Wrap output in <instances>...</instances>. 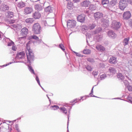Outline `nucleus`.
Returning a JSON list of instances; mask_svg holds the SVG:
<instances>
[{
	"label": "nucleus",
	"mask_w": 132,
	"mask_h": 132,
	"mask_svg": "<svg viewBox=\"0 0 132 132\" xmlns=\"http://www.w3.org/2000/svg\"><path fill=\"white\" fill-rule=\"evenodd\" d=\"M76 21L73 20H69L67 23V25L68 28H71L75 27Z\"/></svg>",
	"instance_id": "4"
},
{
	"label": "nucleus",
	"mask_w": 132,
	"mask_h": 132,
	"mask_svg": "<svg viewBox=\"0 0 132 132\" xmlns=\"http://www.w3.org/2000/svg\"><path fill=\"white\" fill-rule=\"evenodd\" d=\"M34 21V19L32 18H27L25 20V22H26L29 24H31Z\"/></svg>",
	"instance_id": "21"
},
{
	"label": "nucleus",
	"mask_w": 132,
	"mask_h": 132,
	"mask_svg": "<svg viewBox=\"0 0 132 132\" xmlns=\"http://www.w3.org/2000/svg\"><path fill=\"white\" fill-rule=\"evenodd\" d=\"M30 1L33 2H36L40 1V0H30Z\"/></svg>",
	"instance_id": "55"
},
{
	"label": "nucleus",
	"mask_w": 132,
	"mask_h": 132,
	"mask_svg": "<svg viewBox=\"0 0 132 132\" xmlns=\"http://www.w3.org/2000/svg\"><path fill=\"white\" fill-rule=\"evenodd\" d=\"M77 19L78 21L81 22H83L85 20V15L82 14L79 15L77 17Z\"/></svg>",
	"instance_id": "10"
},
{
	"label": "nucleus",
	"mask_w": 132,
	"mask_h": 132,
	"mask_svg": "<svg viewBox=\"0 0 132 132\" xmlns=\"http://www.w3.org/2000/svg\"><path fill=\"white\" fill-rule=\"evenodd\" d=\"M131 14L129 11L125 12L123 15V19L128 20L131 17Z\"/></svg>",
	"instance_id": "9"
},
{
	"label": "nucleus",
	"mask_w": 132,
	"mask_h": 132,
	"mask_svg": "<svg viewBox=\"0 0 132 132\" xmlns=\"http://www.w3.org/2000/svg\"><path fill=\"white\" fill-rule=\"evenodd\" d=\"M8 14L10 16V18H11L13 16V12L10 11H9L8 12Z\"/></svg>",
	"instance_id": "40"
},
{
	"label": "nucleus",
	"mask_w": 132,
	"mask_h": 132,
	"mask_svg": "<svg viewBox=\"0 0 132 132\" xmlns=\"http://www.w3.org/2000/svg\"><path fill=\"white\" fill-rule=\"evenodd\" d=\"M72 6V3L70 2L68 3L67 7L68 8L69 7H71Z\"/></svg>",
	"instance_id": "41"
},
{
	"label": "nucleus",
	"mask_w": 132,
	"mask_h": 132,
	"mask_svg": "<svg viewBox=\"0 0 132 132\" xmlns=\"http://www.w3.org/2000/svg\"><path fill=\"white\" fill-rule=\"evenodd\" d=\"M25 53L24 52H20L18 53L16 56V59L23 60L24 59Z\"/></svg>",
	"instance_id": "5"
},
{
	"label": "nucleus",
	"mask_w": 132,
	"mask_h": 132,
	"mask_svg": "<svg viewBox=\"0 0 132 132\" xmlns=\"http://www.w3.org/2000/svg\"><path fill=\"white\" fill-rule=\"evenodd\" d=\"M129 40V38H125L123 40V45H127L128 43V42Z\"/></svg>",
	"instance_id": "27"
},
{
	"label": "nucleus",
	"mask_w": 132,
	"mask_h": 132,
	"mask_svg": "<svg viewBox=\"0 0 132 132\" xmlns=\"http://www.w3.org/2000/svg\"><path fill=\"white\" fill-rule=\"evenodd\" d=\"M128 3L127 0H120L119 3V7L121 10H123Z\"/></svg>",
	"instance_id": "3"
},
{
	"label": "nucleus",
	"mask_w": 132,
	"mask_h": 132,
	"mask_svg": "<svg viewBox=\"0 0 132 132\" xmlns=\"http://www.w3.org/2000/svg\"><path fill=\"white\" fill-rule=\"evenodd\" d=\"M94 34H96V33H97V31H94Z\"/></svg>",
	"instance_id": "64"
},
{
	"label": "nucleus",
	"mask_w": 132,
	"mask_h": 132,
	"mask_svg": "<svg viewBox=\"0 0 132 132\" xmlns=\"http://www.w3.org/2000/svg\"><path fill=\"white\" fill-rule=\"evenodd\" d=\"M50 108L51 109L53 110H56L59 109H60L59 106H58L56 105L52 106Z\"/></svg>",
	"instance_id": "30"
},
{
	"label": "nucleus",
	"mask_w": 132,
	"mask_h": 132,
	"mask_svg": "<svg viewBox=\"0 0 132 132\" xmlns=\"http://www.w3.org/2000/svg\"><path fill=\"white\" fill-rule=\"evenodd\" d=\"M45 11L48 14L50 13H51L52 12V9L51 7L50 6H48L45 8Z\"/></svg>",
	"instance_id": "20"
},
{
	"label": "nucleus",
	"mask_w": 132,
	"mask_h": 132,
	"mask_svg": "<svg viewBox=\"0 0 132 132\" xmlns=\"http://www.w3.org/2000/svg\"><path fill=\"white\" fill-rule=\"evenodd\" d=\"M9 22L10 23L12 24L14 22V20H9Z\"/></svg>",
	"instance_id": "49"
},
{
	"label": "nucleus",
	"mask_w": 132,
	"mask_h": 132,
	"mask_svg": "<svg viewBox=\"0 0 132 132\" xmlns=\"http://www.w3.org/2000/svg\"><path fill=\"white\" fill-rule=\"evenodd\" d=\"M32 31L35 34H40L42 31L41 28L38 23H37L34 24L32 27Z\"/></svg>",
	"instance_id": "2"
},
{
	"label": "nucleus",
	"mask_w": 132,
	"mask_h": 132,
	"mask_svg": "<svg viewBox=\"0 0 132 132\" xmlns=\"http://www.w3.org/2000/svg\"><path fill=\"white\" fill-rule=\"evenodd\" d=\"M109 62L112 64H116L117 62V58L114 57L112 56L109 60Z\"/></svg>",
	"instance_id": "11"
},
{
	"label": "nucleus",
	"mask_w": 132,
	"mask_h": 132,
	"mask_svg": "<svg viewBox=\"0 0 132 132\" xmlns=\"http://www.w3.org/2000/svg\"><path fill=\"white\" fill-rule=\"evenodd\" d=\"M127 101L132 104V97L129 95L128 96L127 98Z\"/></svg>",
	"instance_id": "29"
},
{
	"label": "nucleus",
	"mask_w": 132,
	"mask_h": 132,
	"mask_svg": "<svg viewBox=\"0 0 132 132\" xmlns=\"http://www.w3.org/2000/svg\"><path fill=\"white\" fill-rule=\"evenodd\" d=\"M33 11V9L31 7H25L24 9V12L26 15L30 14Z\"/></svg>",
	"instance_id": "7"
},
{
	"label": "nucleus",
	"mask_w": 132,
	"mask_h": 132,
	"mask_svg": "<svg viewBox=\"0 0 132 132\" xmlns=\"http://www.w3.org/2000/svg\"><path fill=\"white\" fill-rule=\"evenodd\" d=\"M101 36L99 35H97L96 36L94 37V38L96 39L97 40L98 42L101 40Z\"/></svg>",
	"instance_id": "33"
},
{
	"label": "nucleus",
	"mask_w": 132,
	"mask_h": 132,
	"mask_svg": "<svg viewBox=\"0 0 132 132\" xmlns=\"http://www.w3.org/2000/svg\"><path fill=\"white\" fill-rule=\"evenodd\" d=\"M59 47L61 48L63 51L65 50L64 46L62 44H60L59 45Z\"/></svg>",
	"instance_id": "39"
},
{
	"label": "nucleus",
	"mask_w": 132,
	"mask_h": 132,
	"mask_svg": "<svg viewBox=\"0 0 132 132\" xmlns=\"http://www.w3.org/2000/svg\"><path fill=\"white\" fill-rule=\"evenodd\" d=\"M14 44V43L11 40H10V42L8 43L7 46H11Z\"/></svg>",
	"instance_id": "45"
},
{
	"label": "nucleus",
	"mask_w": 132,
	"mask_h": 132,
	"mask_svg": "<svg viewBox=\"0 0 132 132\" xmlns=\"http://www.w3.org/2000/svg\"><path fill=\"white\" fill-rule=\"evenodd\" d=\"M86 69L89 71H91L92 70V68L89 65H88L86 66Z\"/></svg>",
	"instance_id": "42"
},
{
	"label": "nucleus",
	"mask_w": 132,
	"mask_h": 132,
	"mask_svg": "<svg viewBox=\"0 0 132 132\" xmlns=\"http://www.w3.org/2000/svg\"><path fill=\"white\" fill-rule=\"evenodd\" d=\"M117 77L119 80H123L124 79V77L121 73H119L117 75Z\"/></svg>",
	"instance_id": "22"
},
{
	"label": "nucleus",
	"mask_w": 132,
	"mask_h": 132,
	"mask_svg": "<svg viewBox=\"0 0 132 132\" xmlns=\"http://www.w3.org/2000/svg\"><path fill=\"white\" fill-rule=\"evenodd\" d=\"M15 62V61H14V62H10V63H8V64H6L5 65V66H7L8 65H9L10 64H12V63H13V62Z\"/></svg>",
	"instance_id": "51"
},
{
	"label": "nucleus",
	"mask_w": 132,
	"mask_h": 132,
	"mask_svg": "<svg viewBox=\"0 0 132 132\" xmlns=\"http://www.w3.org/2000/svg\"><path fill=\"white\" fill-rule=\"evenodd\" d=\"M109 3L108 0H103L102 2V3L103 5L108 4Z\"/></svg>",
	"instance_id": "34"
},
{
	"label": "nucleus",
	"mask_w": 132,
	"mask_h": 132,
	"mask_svg": "<svg viewBox=\"0 0 132 132\" xmlns=\"http://www.w3.org/2000/svg\"><path fill=\"white\" fill-rule=\"evenodd\" d=\"M121 25L120 22H117L116 21H113L111 24V27L112 28L117 30L119 28Z\"/></svg>",
	"instance_id": "6"
},
{
	"label": "nucleus",
	"mask_w": 132,
	"mask_h": 132,
	"mask_svg": "<svg viewBox=\"0 0 132 132\" xmlns=\"http://www.w3.org/2000/svg\"><path fill=\"white\" fill-rule=\"evenodd\" d=\"M15 127L16 128V129L18 131V126L17 125H15Z\"/></svg>",
	"instance_id": "57"
},
{
	"label": "nucleus",
	"mask_w": 132,
	"mask_h": 132,
	"mask_svg": "<svg viewBox=\"0 0 132 132\" xmlns=\"http://www.w3.org/2000/svg\"><path fill=\"white\" fill-rule=\"evenodd\" d=\"M128 3L132 5V0H127Z\"/></svg>",
	"instance_id": "50"
},
{
	"label": "nucleus",
	"mask_w": 132,
	"mask_h": 132,
	"mask_svg": "<svg viewBox=\"0 0 132 132\" xmlns=\"http://www.w3.org/2000/svg\"><path fill=\"white\" fill-rule=\"evenodd\" d=\"M86 96H85L84 97H81L80 99V100H79V99H76L75 100H73V101H72L70 102V103H73L74 102H75V103H76L77 102L79 101H80L81 100L82 98H83L85 97V98H84V99H82V101H83L84 100L86 99Z\"/></svg>",
	"instance_id": "24"
},
{
	"label": "nucleus",
	"mask_w": 132,
	"mask_h": 132,
	"mask_svg": "<svg viewBox=\"0 0 132 132\" xmlns=\"http://www.w3.org/2000/svg\"><path fill=\"white\" fill-rule=\"evenodd\" d=\"M98 73L97 71H93L92 72V74L95 77L97 75Z\"/></svg>",
	"instance_id": "46"
},
{
	"label": "nucleus",
	"mask_w": 132,
	"mask_h": 132,
	"mask_svg": "<svg viewBox=\"0 0 132 132\" xmlns=\"http://www.w3.org/2000/svg\"><path fill=\"white\" fill-rule=\"evenodd\" d=\"M106 75L105 74H103L102 75L100 76V78L101 80H102L104 79L106 77Z\"/></svg>",
	"instance_id": "36"
},
{
	"label": "nucleus",
	"mask_w": 132,
	"mask_h": 132,
	"mask_svg": "<svg viewBox=\"0 0 132 132\" xmlns=\"http://www.w3.org/2000/svg\"><path fill=\"white\" fill-rule=\"evenodd\" d=\"M11 27H13L14 28H16L17 27L16 25L15 24H13L11 26Z\"/></svg>",
	"instance_id": "58"
},
{
	"label": "nucleus",
	"mask_w": 132,
	"mask_h": 132,
	"mask_svg": "<svg viewBox=\"0 0 132 132\" xmlns=\"http://www.w3.org/2000/svg\"><path fill=\"white\" fill-rule=\"evenodd\" d=\"M35 9L38 11H40L43 9L42 7L39 4H36L34 6Z\"/></svg>",
	"instance_id": "19"
},
{
	"label": "nucleus",
	"mask_w": 132,
	"mask_h": 132,
	"mask_svg": "<svg viewBox=\"0 0 132 132\" xmlns=\"http://www.w3.org/2000/svg\"><path fill=\"white\" fill-rule=\"evenodd\" d=\"M9 9V6L7 5H2L1 6L0 9L2 11H5L8 10Z\"/></svg>",
	"instance_id": "18"
},
{
	"label": "nucleus",
	"mask_w": 132,
	"mask_h": 132,
	"mask_svg": "<svg viewBox=\"0 0 132 132\" xmlns=\"http://www.w3.org/2000/svg\"><path fill=\"white\" fill-rule=\"evenodd\" d=\"M60 111L65 114H67V109L64 107H61L60 108Z\"/></svg>",
	"instance_id": "26"
},
{
	"label": "nucleus",
	"mask_w": 132,
	"mask_h": 132,
	"mask_svg": "<svg viewBox=\"0 0 132 132\" xmlns=\"http://www.w3.org/2000/svg\"><path fill=\"white\" fill-rule=\"evenodd\" d=\"M96 48L98 51L101 52L104 51L105 50L104 47L102 46L98 45L96 46Z\"/></svg>",
	"instance_id": "17"
},
{
	"label": "nucleus",
	"mask_w": 132,
	"mask_h": 132,
	"mask_svg": "<svg viewBox=\"0 0 132 132\" xmlns=\"http://www.w3.org/2000/svg\"><path fill=\"white\" fill-rule=\"evenodd\" d=\"M42 42V40L41 39H39L38 40V43H39Z\"/></svg>",
	"instance_id": "59"
},
{
	"label": "nucleus",
	"mask_w": 132,
	"mask_h": 132,
	"mask_svg": "<svg viewBox=\"0 0 132 132\" xmlns=\"http://www.w3.org/2000/svg\"><path fill=\"white\" fill-rule=\"evenodd\" d=\"M68 121L67 122V128H68V126L69 125V116L68 115Z\"/></svg>",
	"instance_id": "54"
},
{
	"label": "nucleus",
	"mask_w": 132,
	"mask_h": 132,
	"mask_svg": "<svg viewBox=\"0 0 132 132\" xmlns=\"http://www.w3.org/2000/svg\"><path fill=\"white\" fill-rule=\"evenodd\" d=\"M88 61L91 62L93 63L94 62V60L93 59L90 58H88L87 59Z\"/></svg>",
	"instance_id": "38"
},
{
	"label": "nucleus",
	"mask_w": 132,
	"mask_h": 132,
	"mask_svg": "<svg viewBox=\"0 0 132 132\" xmlns=\"http://www.w3.org/2000/svg\"><path fill=\"white\" fill-rule=\"evenodd\" d=\"M73 52L76 54V55L77 56L79 57H81L82 56L79 53H77L75 52L74 51Z\"/></svg>",
	"instance_id": "47"
},
{
	"label": "nucleus",
	"mask_w": 132,
	"mask_h": 132,
	"mask_svg": "<svg viewBox=\"0 0 132 132\" xmlns=\"http://www.w3.org/2000/svg\"><path fill=\"white\" fill-rule=\"evenodd\" d=\"M26 52L28 61L30 64L34 60V54L32 52V50L30 48H28V47H26Z\"/></svg>",
	"instance_id": "1"
},
{
	"label": "nucleus",
	"mask_w": 132,
	"mask_h": 132,
	"mask_svg": "<svg viewBox=\"0 0 132 132\" xmlns=\"http://www.w3.org/2000/svg\"><path fill=\"white\" fill-rule=\"evenodd\" d=\"M108 34L110 37L113 38H114L116 36V34L112 30H109L108 32Z\"/></svg>",
	"instance_id": "16"
},
{
	"label": "nucleus",
	"mask_w": 132,
	"mask_h": 132,
	"mask_svg": "<svg viewBox=\"0 0 132 132\" xmlns=\"http://www.w3.org/2000/svg\"><path fill=\"white\" fill-rule=\"evenodd\" d=\"M75 2L77 3L79 2V0H73Z\"/></svg>",
	"instance_id": "60"
},
{
	"label": "nucleus",
	"mask_w": 132,
	"mask_h": 132,
	"mask_svg": "<svg viewBox=\"0 0 132 132\" xmlns=\"http://www.w3.org/2000/svg\"><path fill=\"white\" fill-rule=\"evenodd\" d=\"M96 26V24L93 23L90 24L88 25H84L83 26V27L85 30H92L94 29Z\"/></svg>",
	"instance_id": "8"
},
{
	"label": "nucleus",
	"mask_w": 132,
	"mask_h": 132,
	"mask_svg": "<svg viewBox=\"0 0 132 132\" xmlns=\"http://www.w3.org/2000/svg\"><path fill=\"white\" fill-rule=\"evenodd\" d=\"M110 3L112 6L115 4V3H114L113 1H112L110 2Z\"/></svg>",
	"instance_id": "56"
},
{
	"label": "nucleus",
	"mask_w": 132,
	"mask_h": 132,
	"mask_svg": "<svg viewBox=\"0 0 132 132\" xmlns=\"http://www.w3.org/2000/svg\"><path fill=\"white\" fill-rule=\"evenodd\" d=\"M12 49L14 51L16 50V48L14 46H13L12 47Z\"/></svg>",
	"instance_id": "53"
},
{
	"label": "nucleus",
	"mask_w": 132,
	"mask_h": 132,
	"mask_svg": "<svg viewBox=\"0 0 132 132\" xmlns=\"http://www.w3.org/2000/svg\"><path fill=\"white\" fill-rule=\"evenodd\" d=\"M65 106H69V105L68 104H66L65 105Z\"/></svg>",
	"instance_id": "63"
},
{
	"label": "nucleus",
	"mask_w": 132,
	"mask_h": 132,
	"mask_svg": "<svg viewBox=\"0 0 132 132\" xmlns=\"http://www.w3.org/2000/svg\"><path fill=\"white\" fill-rule=\"evenodd\" d=\"M47 97L48 98V99H49V101L50 102L51 100H50V98L48 96V95H47Z\"/></svg>",
	"instance_id": "61"
},
{
	"label": "nucleus",
	"mask_w": 132,
	"mask_h": 132,
	"mask_svg": "<svg viewBox=\"0 0 132 132\" xmlns=\"http://www.w3.org/2000/svg\"><path fill=\"white\" fill-rule=\"evenodd\" d=\"M28 30L26 28H24L21 30V34L24 37L26 36L28 34Z\"/></svg>",
	"instance_id": "15"
},
{
	"label": "nucleus",
	"mask_w": 132,
	"mask_h": 132,
	"mask_svg": "<svg viewBox=\"0 0 132 132\" xmlns=\"http://www.w3.org/2000/svg\"><path fill=\"white\" fill-rule=\"evenodd\" d=\"M25 5V4L22 2H21L18 3V6L19 8H21L24 7Z\"/></svg>",
	"instance_id": "25"
},
{
	"label": "nucleus",
	"mask_w": 132,
	"mask_h": 132,
	"mask_svg": "<svg viewBox=\"0 0 132 132\" xmlns=\"http://www.w3.org/2000/svg\"><path fill=\"white\" fill-rule=\"evenodd\" d=\"M90 2L88 0H86L81 3V5L83 7H88L90 4Z\"/></svg>",
	"instance_id": "13"
},
{
	"label": "nucleus",
	"mask_w": 132,
	"mask_h": 132,
	"mask_svg": "<svg viewBox=\"0 0 132 132\" xmlns=\"http://www.w3.org/2000/svg\"><path fill=\"white\" fill-rule=\"evenodd\" d=\"M34 39L36 40H38L39 38L36 36L34 35L31 36L29 37V39Z\"/></svg>",
	"instance_id": "32"
},
{
	"label": "nucleus",
	"mask_w": 132,
	"mask_h": 132,
	"mask_svg": "<svg viewBox=\"0 0 132 132\" xmlns=\"http://www.w3.org/2000/svg\"><path fill=\"white\" fill-rule=\"evenodd\" d=\"M28 69L32 73L35 74L34 71V70L32 69L31 67L30 66H28Z\"/></svg>",
	"instance_id": "35"
},
{
	"label": "nucleus",
	"mask_w": 132,
	"mask_h": 132,
	"mask_svg": "<svg viewBox=\"0 0 132 132\" xmlns=\"http://www.w3.org/2000/svg\"><path fill=\"white\" fill-rule=\"evenodd\" d=\"M124 73L125 74L126 77L128 79L130 80H131L130 78L129 77V73H128L127 71H125Z\"/></svg>",
	"instance_id": "31"
},
{
	"label": "nucleus",
	"mask_w": 132,
	"mask_h": 132,
	"mask_svg": "<svg viewBox=\"0 0 132 132\" xmlns=\"http://www.w3.org/2000/svg\"><path fill=\"white\" fill-rule=\"evenodd\" d=\"M36 80L37 81V82H40L39 78L36 75Z\"/></svg>",
	"instance_id": "48"
},
{
	"label": "nucleus",
	"mask_w": 132,
	"mask_h": 132,
	"mask_svg": "<svg viewBox=\"0 0 132 132\" xmlns=\"http://www.w3.org/2000/svg\"><path fill=\"white\" fill-rule=\"evenodd\" d=\"M123 81L125 85L126 86H127L129 85V83L127 80H125Z\"/></svg>",
	"instance_id": "37"
},
{
	"label": "nucleus",
	"mask_w": 132,
	"mask_h": 132,
	"mask_svg": "<svg viewBox=\"0 0 132 132\" xmlns=\"http://www.w3.org/2000/svg\"><path fill=\"white\" fill-rule=\"evenodd\" d=\"M91 51L88 49L84 50L83 51V53L85 54H89L91 53Z\"/></svg>",
	"instance_id": "28"
},
{
	"label": "nucleus",
	"mask_w": 132,
	"mask_h": 132,
	"mask_svg": "<svg viewBox=\"0 0 132 132\" xmlns=\"http://www.w3.org/2000/svg\"><path fill=\"white\" fill-rule=\"evenodd\" d=\"M32 16L35 19H39L41 16L40 13L36 11L33 13Z\"/></svg>",
	"instance_id": "12"
},
{
	"label": "nucleus",
	"mask_w": 132,
	"mask_h": 132,
	"mask_svg": "<svg viewBox=\"0 0 132 132\" xmlns=\"http://www.w3.org/2000/svg\"><path fill=\"white\" fill-rule=\"evenodd\" d=\"M93 88H94V87H93L92 90H91V93H90L89 94V95H93ZM91 96H92V97H97V96H95L94 95H93V96H92V95H90Z\"/></svg>",
	"instance_id": "43"
},
{
	"label": "nucleus",
	"mask_w": 132,
	"mask_h": 132,
	"mask_svg": "<svg viewBox=\"0 0 132 132\" xmlns=\"http://www.w3.org/2000/svg\"><path fill=\"white\" fill-rule=\"evenodd\" d=\"M103 14L99 12L95 13L94 14V17L96 20L102 18L103 16Z\"/></svg>",
	"instance_id": "14"
},
{
	"label": "nucleus",
	"mask_w": 132,
	"mask_h": 132,
	"mask_svg": "<svg viewBox=\"0 0 132 132\" xmlns=\"http://www.w3.org/2000/svg\"><path fill=\"white\" fill-rule=\"evenodd\" d=\"M38 83V84H39V86L41 87L42 86H41L40 84V82H37Z\"/></svg>",
	"instance_id": "62"
},
{
	"label": "nucleus",
	"mask_w": 132,
	"mask_h": 132,
	"mask_svg": "<svg viewBox=\"0 0 132 132\" xmlns=\"http://www.w3.org/2000/svg\"><path fill=\"white\" fill-rule=\"evenodd\" d=\"M127 87L128 90L129 91H132V86L129 85Z\"/></svg>",
	"instance_id": "44"
},
{
	"label": "nucleus",
	"mask_w": 132,
	"mask_h": 132,
	"mask_svg": "<svg viewBox=\"0 0 132 132\" xmlns=\"http://www.w3.org/2000/svg\"><path fill=\"white\" fill-rule=\"evenodd\" d=\"M129 24L130 26L132 28V20H131L129 22Z\"/></svg>",
	"instance_id": "52"
},
{
	"label": "nucleus",
	"mask_w": 132,
	"mask_h": 132,
	"mask_svg": "<svg viewBox=\"0 0 132 132\" xmlns=\"http://www.w3.org/2000/svg\"><path fill=\"white\" fill-rule=\"evenodd\" d=\"M109 70L110 73L112 74H114L116 73V70L113 67H110Z\"/></svg>",
	"instance_id": "23"
}]
</instances>
